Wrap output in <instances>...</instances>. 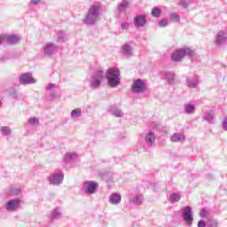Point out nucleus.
I'll return each mask as SVG.
<instances>
[{"label":"nucleus","instance_id":"1","mask_svg":"<svg viewBox=\"0 0 227 227\" xmlns=\"http://www.w3.org/2000/svg\"><path fill=\"white\" fill-rule=\"evenodd\" d=\"M100 20V7L96 4L90 5L85 16L82 19L83 24L86 26H93Z\"/></svg>","mask_w":227,"mask_h":227},{"label":"nucleus","instance_id":"2","mask_svg":"<svg viewBox=\"0 0 227 227\" xmlns=\"http://www.w3.org/2000/svg\"><path fill=\"white\" fill-rule=\"evenodd\" d=\"M121 72L118 67H110L105 73V77L110 88H118L121 83Z\"/></svg>","mask_w":227,"mask_h":227},{"label":"nucleus","instance_id":"3","mask_svg":"<svg viewBox=\"0 0 227 227\" xmlns=\"http://www.w3.org/2000/svg\"><path fill=\"white\" fill-rule=\"evenodd\" d=\"M187 56L190 59H194V57L196 56V50H193L190 47H183L175 50V51L171 55V59L175 63H178L184 59Z\"/></svg>","mask_w":227,"mask_h":227},{"label":"nucleus","instance_id":"4","mask_svg":"<svg viewBox=\"0 0 227 227\" xmlns=\"http://www.w3.org/2000/svg\"><path fill=\"white\" fill-rule=\"evenodd\" d=\"M105 78L104 70L99 69L95 71L89 79L90 88L91 90H98V88L102 86V82H104Z\"/></svg>","mask_w":227,"mask_h":227},{"label":"nucleus","instance_id":"5","mask_svg":"<svg viewBox=\"0 0 227 227\" xmlns=\"http://www.w3.org/2000/svg\"><path fill=\"white\" fill-rule=\"evenodd\" d=\"M182 217L186 226H192V222L194 221V215L192 213V207L185 206L182 209Z\"/></svg>","mask_w":227,"mask_h":227},{"label":"nucleus","instance_id":"6","mask_svg":"<svg viewBox=\"0 0 227 227\" xmlns=\"http://www.w3.org/2000/svg\"><path fill=\"white\" fill-rule=\"evenodd\" d=\"M82 190L89 196L96 194L97 191H98V183L96 181H85L82 184Z\"/></svg>","mask_w":227,"mask_h":227},{"label":"nucleus","instance_id":"7","mask_svg":"<svg viewBox=\"0 0 227 227\" xmlns=\"http://www.w3.org/2000/svg\"><path fill=\"white\" fill-rule=\"evenodd\" d=\"M20 207H22V200H20V198L9 200L4 205V208L7 212H17Z\"/></svg>","mask_w":227,"mask_h":227},{"label":"nucleus","instance_id":"8","mask_svg":"<svg viewBox=\"0 0 227 227\" xmlns=\"http://www.w3.org/2000/svg\"><path fill=\"white\" fill-rule=\"evenodd\" d=\"M64 178L65 175L63 172H55L48 176V182L51 185H61Z\"/></svg>","mask_w":227,"mask_h":227},{"label":"nucleus","instance_id":"9","mask_svg":"<svg viewBox=\"0 0 227 227\" xmlns=\"http://www.w3.org/2000/svg\"><path fill=\"white\" fill-rule=\"evenodd\" d=\"M131 90L133 93H145L146 91V83L141 79L134 80Z\"/></svg>","mask_w":227,"mask_h":227},{"label":"nucleus","instance_id":"10","mask_svg":"<svg viewBox=\"0 0 227 227\" xmlns=\"http://www.w3.org/2000/svg\"><path fill=\"white\" fill-rule=\"evenodd\" d=\"M215 45H226L227 43V29L223 28L217 32L215 36Z\"/></svg>","mask_w":227,"mask_h":227},{"label":"nucleus","instance_id":"11","mask_svg":"<svg viewBox=\"0 0 227 227\" xmlns=\"http://www.w3.org/2000/svg\"><path fill=\"white\" fill-rule=\"evenodd\" d=\"M58 51V45L52 42H48L43 48L44 56H52Z\"/></svg>","mask_w":227,"mask_h":227},{"label":"nucleus","instance_id":"12","mask_svg":"<svg viewBox=\"0 0 227 227\" xmlns=\"http://www.w3.org/2000/svg\"><path fill=\"white\" fill-rule=\"evenodd\" d=\"M5 194L9 198H17V196H20L22 194V186H11L6 189Z\"/></svg>","mask_w":227,"mask_h":227},{"label":"nucleus","instance_id":"13","mask_svg":"<svg viewBox=\"0 0 227 227\" xmlns=\"http://www.w3.org/2000/svg\"><path fill=\"white\" fill-rule=\"evenodd\" d=\"M36 79L33 77L31 73H25L20 76V84H35Z\"/></svg>","mask_w":227,"mask_h":227},{"label":"nucleus","instance_id":"14","mask_svg":"<svg viewBox=\"0 0 227 227\" xmlns=\"http://www.w3.org/2000/svg\"><path fill=\"white\" fill-rule=\"evenodd\" d=\"M134 26L135 27H145L146 26V16L145 15H137L134 20Z\"/></svg>","mask_w":227,"mask_h":227},{"label":"nucleus","instance_id":"15","mask_svg":"<svg viewBox=\"0 0 227 227\" xmlns=\"http://www.w3.org/2000/svg\"><path fill=\"white\" fill-rule=\"evenodd\" d=\"M186 84L188 88H197L198 84H200V79L198 78V75L192 74V76H188L186 79Z\"/></svg>","mask_w":227,"mask_h":227},{"label":"nucleus","instance_id":"16","mask_svg":"<svg viewBox=\"0 0 227 227\" xmlns=\"http://www.w3.org/2000/svg\"><path fill=\"white\" fill-rule=\"evenodd\" d=\"M109 203L110 205H114L118 207L120 203H121V194L118 192H114L109 196Z\"/></svg>","mask_w":227,"mask_h":227},{"label":"nucleus","instance_id":"17","mask_svg":"<svg viewBox=\"0 0 227 227\" xmlns=\"http://www.w3.org/2000/svg\"><path fill=\"white\" fill-rule=\"evenodd\" d=\"M155 139L156 137L153 131H149L148 133L145 134V141L147 146H153V143H155Z\"/></svg>","mask_w":227,"mask_h":227},{"label":"nucleus","instance_id":"18","mask_svg":"<svg viewBox=\"0 0 227 227\" xmlns=\"http://www.w3.org/2000/svg\"><path fill=\"white\" fill-rule=\"evenodd\" d=\"M109 113H111L113 116H115V118H123V116H125L123 111L118 108L116 106H111L109 109Z\"/></svg>","mask_w":227,"mask_h":227},{"label":"nucleus","instance_id":"19","mask_svg":"<svg viewBox=\"0 0 227 227\" xmlns=\"http://www.w3.org/2000/svg\"><path fill=\"white\" fill-rule=\"evenodd\" d=\"M79 159V154L77 153H67L64 157V161H66L67 164H70V162H74V160H77Z\"/></svg>","mask_w":227,"mask_h":227},{"label":"nucleus","instance_id":"20","mask_svg":"<svg viewBox=\"0 0 227 227\" xmlns=\"http://www.w3.org/2000/svg\"><path fill=\"white\" fill-rule=\"evenodd\" d=\"M20 40H22V37L18 35H7V37H6V42L10 45H15V44L19 43V42H20Z\"/></svg>","mask_w":227,"mask_h":227},{"label":"nucleus","instance_id":"21","mask_svg":"<svg viewBox=\"0 0 227 227\" xmlns=\"http://www.w3.org/2000/svg\"><path fill=\"white\" fill-rule=\"evenodd\" d=\"M170 140L172 141V143H182L185 141V135H184L183 133H174L170 137Z\"/></svg>","mask_w":227,"mask_h":227},{"label":"nucleus","instance_id":"22","mask_svg":"<svg viewBox=\"0 0 227 227\" xmlns=\"http://www.w3.org/2000/svg\"><path fill=\"white\" fill-rule=\"evenodd\" d=\"M184 111L185 114H194L196 113V106L193 104H185L184 106Z\"/></svg>","mask_w":227,"mask_h":227},{"label":"nucleus","instance_id":"23","mask_svg":"<svg viewBox=\"0 0 227 227\" xmlns=\"http://www.w3.org/2000/svg\"><path fill=\"white\" fill-rule=\"evenodd\" d=\"M122 49V54L126 56V58H130L132 56V46H130L128 43H125L121 47Z\"/></svg>","mask_w":227,"mask_h":227},{"label":"nucleus","instance_id":"24","mask_svg":"<svg viewBox=\"0 0 227 227\" xmlns=\"http://www.w3.org/2000/svg\"><path fill=\"white\" fill-rule=\"evenodd\" d=\"M82 116V110L81 108H74L71 112L72 120H77V118H81Z\"/></svg>","mask_w":227,"mask_h":227},{"label":"nucleus","instance_id":"25","mask_svg":"<svg viewBox=\"0 0 227 227\" xmlns=\"http://www.w3.org/2000/svg\"><path fill=\"white\" fill-rule=\"evenodd\" d=\"M0 133L2 136H12V128L8 126H1L0 127Z\"/></svg>","mask_w":227,"mask_h":227},{"label":"nucleus","instance_id":"26","mask_svg":"<svg viewBox=\"0 0 227 227\" xmlns=\"http://www.w3.org/2000/svg\"><path fill=\"white\" fill-rule=\"evenodd\" d=\"M27 123L30 127H38L40 125V119L38 117H30L27 120Z\"/></svg>","mask_w":227,"mask_h":227},{"label":"nucleus","instance_id":"27","mask_svg":"<svg viewBox=\"0 0 227 227\" xmlns=\"http://www.w3.org/2000/svg\"><path fill=\"white\" fill-rule=\"evenodd\" d=\"M143 195H137L135 197H133L132 199H130V202L133 203L134 205H142L143 204Z\"/></svg>","mask_w":227,"mask_h":227},{"label":"nucleus","instance_id":"28","mask_svg":"<svg viewBox=\"0 0 227 227\" xmlns=\"http://www.w3.org/2000/svg\"><path fill=\"white\" fill-rule=\"evenodd\" d=\"M165 79L168 81V84H173V82H175V73L167 72L165 74Z\"/></svg>","mask_w":227,"mask_h":227},{"label":"nucleus","instance_id":"29","mask_svg":"<svg viewBox=\"0 0 227 227\" xmlns=\"http://www.w3.org/2000/svg\"><path fill=\"white\" fill-rule=\"evenodd\" d=\"M51 217L53 219H61L63 217V214L61 213V209L55 208L51 211Z\"/></svg>","mask_w":227,"mask_h":227},{"label":"nucleus","instance_id":"30","mask_svg":"<svg viewBox=\"0 0 227 227\" xmlns=\"http://www.w3.org/2000/svg\"><path fill=\"white\" fill-rule=\"evenodd\" d=\"M161 13H162V11L160 10V7H154L151 12V15H153V17H155V18L160 17Z\"/></svg>","mask_w":227,"mask_h":227},{"label":"nucleus","instance_id":"31","mask_svg":"<svg viewBox=\"0 0 227 227\" xmlns=\"http://www.w3.org/2000/svg\"><path fill=\"white\" fill-rule=\"evenodd\" d=\"M170 203H178L180 201V194L172 193L169 197Z\"/></svg>","mask_w":227,"mask_h":227},{"label":"nucleus","instance_id":"32","mask_svg":"<svg viewBox=\"0 0 227 227\" xmlns=\"http://www.w3.org/2000/svg\"><path fill=\"white\" fill-rule=\"evenodd\" d=\"M203 118H204L205 121H207L208 123H212V121H214V114H212L208 112L205 113Z\"/></svg>","mask_w":227,"mask_h":227},{"label":"nucleus","instance_id":"33","mask_svg":"<svg viewBox=\"0 0 227 227\" xmlns=\"http://www.w3.org/2000/svg\"><path fill=\"white\" fill-rule=\"evenodd\" d=\"M219 226V223L216 220L209 219L206 222V227H217Z\"/></svg>","mask_w":227,"mask_h":227},{"label":"nucleus","instance_id":"34","mask_svg":"<svg viewBox=\"0 0 227 227\" xmlns=\"http://www.w3.org/2000/svg\"><path fill=\"white\" fill-rule=\"evenodd\" d=\"M127 6H129V2H127V0H123L119 4V12H125V8H127Z\"/></svg>","mask_w":227,"mask_h":227},{"label":"nucleus","instance_id":"35","mask_svg":"<svg viewBox=\"0 0 227 227\" xmlns=\"http://www.w3.org/2000/svg\"><path fill=\"white\" fill-rule=\"evenodd\" d=\"M169 17H170V20H172V22H180V16L178 14H176V12L170 13Z\"/></svg>","mask_w":227,"mask_h":227},{"label":"nucleus","instance_id":"36","mask_svg":"<svg viewBox=\"0 0 227 227\" xmlns=\"http://www.w3.org/2000/svg\"><path fill=\"white\" fill-rule=\"evenodd\" d=\"M189 4H191V0H180L179 5L183 8H189Z\"/></svg>","mask_w":227,"mask_h":227},{"label":"nucleus","instance_id":"37","mask_svg":"<svg viewBox=\"0 0 227 227\" xmlns=\"http://www.w3.org/2000/svg\"><path fill=\"white\" fill-rule=\"evenodd\" d=\"M57 36L59 42H65V39L67 38V34H65V32H58Z\"/></svg>","mask_w":227,"mask_h":227},{"label":"nucleus","instance_id":"38","mask_svg":"<svg viewBox=\"0 0 227 227\" xmlns=\"http://www.w3.org/2000/svg\"><path fill=\"white\" fill-rule=\"evenodd\" d=\"M210 215V210L207 209V208H202L200 210V216L201 217H208Z\"/></svg>","mask_w":227,"mask_h":227},{"label":"nucleus","instance_id":"39","mask_svg":"<svg viewBox=\"0 0 227 227\" xmlns=\"http://www.w3.org/2000/svg\"><path fill=\"white\" fill-rule=\"evenodd\" d=\"M168 21L167 19H162L158 22V25L160 27H166V26H168Z\"/></svg>","mask_w":227,"mask_h":227},{"label":"nucleus","instance_id":"40","mask_svg":"<svg viewBox=\"0 0 227 227\" xmlns=\"http://www.w3.org/2000/svg\"><path fill=\"white\" fill-rule=\"evenodd\" d=\"M10 95H11L12 98H14L15 100H19V95L17 94V90H13V89L11 90Z\"/></svg>","mask_w":227,"mask_h":227},{"label":"nucleus","instance_id":"41","mask_svg":"<svg viewBox=\"0 0 227 227\" xmlns=\"http://www.w3.org/2000/svg\"><path fill=\"white\" fill-rule=\"evenodd\" d=\"M129 27H130V25L128 22H123L121 24V28L123 31H127V29H129Z\"/></svg>","mask_w":227,"mask_h":227},{"label":"nucleus","instance_id":"42","mask_svg":"<svg viewBox=\"0 0 227 227\" xmlns=\"http://www.w3.org/2000/svg\"><path fill=\"white\" fill-rule=\"evenodd\" d=\"M222 128L223 129V130H227V116L224 117L223 120Z\"/></svg>","mask_w":227,"mask_h":227},{"label":"nucleus","instance_id":"43","mask_svg":"<svg viewBox=\"0 0 227 227\" xmlns=\"http://www.w3.org/2000/svg\"><path fill=\"white\" fill-rule=\"evenodd\" d=\"M42 3V0H30V4H33V6H38Z\"/></svg>","mask_w":227,"mask_h":227},{"label":"nucleus","instance_id":"44","mask_svg":"<svg viewBox=\"0 0 227 227\" xmlns=\"http://www.w3.org/2000/svg\"><path fill=\"white\" fill-rule=\"evenodd\" d=\"M197 226L198 227H207V222L205 223L204 220H200V221H199Z\"/></svg>","mask_w":227,"mask_h":227},{"label":"nucleus","instance_id":"45","mask_svg":"<svg viewBox=\"0 0 227 227\" xmlns=\"http://www.w3.org/2000/svg\"><path fill=\"white\" fill-rule=\"evenodd\" d=\"M55 87L56 85H54L53 83H49L48 86L46 87V90H54Z\"/></svg>","mask_w":227,"mask_h":227},{"label":"nucleus","instance_id":"46","mask_svg":"<svg viewBox=\"0 0 227 227\" xmlns=\"http://www.w3.org/2000/svg\"><path fill=\"white\" fill-rule=\"evenodd\" d=\"M3 39H4L3 35H0V45L1 43H3Z\"/></svg>","mask_w":227,"mask_h":227},{"label":"nucleus","instance_id":"47","mask_svg":"<svg viewBox=\"0 0 227 227\" xmlns=\"http://www.w3.org/2000/svg\"><path fill=\"white\" fill-rule=\"evenodd\" d=\"M51 98H54V93L50 94Z\"/></svg>","mask_w":227,"mask_h":227},{"label":"nucleus","instance_id":"48","mask_svg":"<svg viewBox=\"0 0 227 227\" xmlns=\"http://www.w3.org/2000/svg\"><path fill=\"white\" fill-rule=\"evenodd\" d=\"M3 106V99H0V107Z\"/></svg>","mask_w":227,"mask_h":227}]
</instances>
